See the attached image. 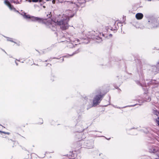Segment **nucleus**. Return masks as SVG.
Segmentation results:
<instances>
[{"label": "nucleus", "instance_id": "f257e3e1", "mask_svg": "<svg viewBox=\"0 0 159 159\" xmlns=\"http://www.w3.org/2000/svg\"><path fill=\"white\" fill-rule=\"evenodd\" d=\"M136 82L143 88L145 93L148 91V89L155 92L158 91V83L155 80L148 79H146L145 81L143 75L141 74L140 76L139 80L136 81Z\"/></svg>", "mask_w": 159, "mask_h": 159}, {"label": "nucleus", "instance_id": "f03ea898", "mask_svg": "<svg viewBox=\"0 0 159 159\" xmlns=\"http://www.w3.org/2000/svg\"><path fill=\"white\" fill-rule=\"evenodd\" d=\"M103 95H97L94 97L93 99V104L92 103L91 100L88 98V97L84 96V103L87 105V107L86 108L87 110L93 107L97 106L100 103L102 99Z\"/></svg>", "mask_w": 159, "mask_h": 159}, {"label": "nucleus", "instance_id": "7ed1b4c3", "mask_svg": "<svg viewBox=\"0 0 159 159\" xmlns=\"http://www.w3.org/2000/svg\"><path fill=\"white\" fill-rule=\"evenodd\" d=\"M74 15V14L71 15H69L68 16L63 15L60 19V17H58L59 19H57V23L60 26L62 30H66L68 27V22L69 20V17H72Z\"/></svg>", "mask_w": 159, "mask_h": 159}, {"label": "nucleus", "instance_id": "20e7f679", "mask_svg": "<svg viewBox=\"0 0 159 159\" xmlns=\"http://www.w3.org/2000/svg\"><path fill=\"white\" fill-rule=\"evenodd\" d=\"M148 21V26L149 28L159 27V18L153 16H149L147 17Z\"/></svg>", "mask_w": 159, "mask_h": 159}, {"label": "nucleus", "instance_id": "39448f33", "mask_svg": "<svg viewBox=\"0 0 159 159\" xmlns=\"http://www.w3.org/2000/svg\"><path fill=\"white\" fill-rule=\"evenodd\" d=\"M159 73V61L156 65H153L150 67L146 73L148 77H151Z\"/></svg>", "mask_w": 159, "mask_h": 159}, {"label": "nucleus", "instance_id": "423d86ee", "mask_svg": "<svg viewBox=\"0 0 159 159\" xmlns=\"http://www.w3.org/2000/svg\"><path fill=\"white\" fill-rule=\"evenodd\" d=\"M30 19L32 21L37 22L39 23L42 24H46V22L48 21L46 19L32 16H31Z\"/></svg>", "mask_w": 159, "mask_h": 159}, {"label": "nucleus", "instance_id": "0eeeda50", "mask_svg": "<svg viewBox=\"0 0 159 159\" xmlns=\"http://www.w3.org/2000/svg\"><path fill=\"white\" fill-rule=\"evenodd\" d=\"M94 140L93 139L89 140H85L84 143V145L89 148H93L94 147Z\"/></svg>", "mask_w": 159, "mask_h": 159}, {"label": "nucleus", "instance_id": "6e6552de", "mask_svg": "<svg viewBox=\"0 0 159 159\" xmlns=\"http://www.w3.org/2000/svg\"><path fill=\"white\" fill-rule=\"evenodd\" d=\"M84 96L82 98V105H81L80 107H79L77 108V112L78 114H81L82 112L84 111L85 106H86V108L87 107V105L84 103Z\"/></svg>", "mask_w": 159, "mask_h": 159}, {"label": "nucleus", "instance_id": "1a4fd4ad", "mask_svg": "<svg viewBox=\"0 0 159 159\" xmlns=\"http://www.w3.org/2000/svg\"><path fill=\"white\" fill-rule=\"evenodd\" d=\"M77 123L76 125L77 126L80 125L81 127L83 126V123L84 122L83 120V118H82V115H79L78 118L76 120Z\"/></svg>", "mask_w": 159, "mask_h": 159}, {"label": "nucleus", "instance_id": "9d476101", "mask_svg": "<svg viewBox=\"0 0 159 159\" xmlns=\"http://www.w3.org/2000/svg\"><path fill=\"white\" fill-rule=\"evenodd\" d=\"M152 112L153 114L156 116H155V117H157V118L156 119V121L158 126H159V111L155 108L153 110Z\"/></svg>", "mask_w": 159, "mask_h": 159}, {"label": "nucleus", "instance_id": "9b49d317", "mask_svg": "<svg viewBox=\"0 0 159 159\" xmlns=\"http://www.w3.org/2000/svg\"><path fill=\"white\" fill-rule=\"evenodd\" d=\"M4 2L5 4L7 5L11 10L14 11L16 12H18V11L8 1L5 0Z\"/></svg>", "mask_w": 159, "mask_h": 159}, {"label": "nucleus", "instance_id": "f8f14e48", "mask_svg": "<svg viewBox=\"0 0 159 159\" xmlns=\"http://www.w3.org/2000/svg\"><path fill=\"white\" fill-rule=\"evenodd\" d=\"M143 17V14L141 13H137L135 15V17L137 19L140 20L142 19Z\"/></svg>", "mask_w": 159, "mask_h": 159}, {"label": "nucleus", "instance_id": "ddd939ff", "mask_svg": "<svg viewBox=\"0 0 159 159\" xmlns=\"http://www.w3.org/2000/svg\"><path fill=\"white\" fill-rule=\"evenodd\" d=\"M106 59V58H105L104 59L103 58H100L99 59V61L101 65H103L105 64V63Z\"/></svg>", "mask_w": 159, "mask_h": 159}, {"label": "nucleus", "instance_id": "4468645a", "mask_svg": "<svg viewBox=\"0 0 159 159\" xmlns=\"http://www.w3.org/2000/svg\"><path fill=\"white\" fill-rule=\"evenodd\" d=\"M80 51V49L79 48L77 49V50L75 51V52H73L72 54H70V55H68L65 56L64 57H69V56H73V55L79 53Z\"/></svg>", "mask_w": 159, "mask_h": 159}, {"label": "nucleus", "instance_id": "2eb2a0df", "mask_svg": "<svg viewBox=\"0 0 159 159\" xmlns=\"http://www.w3.org/2000/svg\"><path fill=\"white\" fill-rule=\"evenodd\" d=\"M3 36L5 38L7 39V41H10L11 42L14 43H16V42H15L13 40V39L12 38L8 37L5 36L4 35H3Z\"/></svg>", "mask_w": 159, "mask_h": 159}, {"label": "nucleus", "instance_id": "dca6fc26", "mask_svg": "<svg viewBox=\"0 0 159 159\" xmlns=\"http://www.w3.org/2000/svg\"><path fill=\"white\" fill-rule=\"evenodd\" d=\"M56 79V77L54 75L52 74L50 77V80L52 82L54 81Z\"/></svg>", "mask_w": 159, "mask_h": 159}, {"label": "nucleus", "instance_id": "f3484780", "mask_svg": "<svg viewBox=\"0 0 159 159\" xmlns=\"http://www.w3.org/2000/svg\"><path fill=\"white\" fill-rule=\"evenodd\" d=\"M144 100L145 101L147 102H149L151 100V98L148 96H146L144 98Z\"/></svg>", "mask_w": 159, "mask_h": 159}, {"label": "nucleus", "instance_id": "a211bd4d", "mask_svg": "<svg viewBox=\"0 0 159 159\" xmlns=\"http://www.w3.org/2000/svg\"><path fill=\"white\" fill-rule=\"evenodd\" d=\"M23 17L24 18L27 19H30L31 16H30L29 15H26L25 13H24V14L23 15Z\"/></svg>", "mask_w": 159, "mask_h": 159}, {"label": "nucleus", "instance_id": "6ab92c4d", "mask_svg": "<svg viewBox=\"0 0 159 159\" xmlns=\"http://www.w3.org/2000/svg\"><path fill=\"white\" fill-rule=\"evenodd\" d=\"M69 46L70 48H73V47H75V46H77V45H79L77 44H75V45H74L73 43H69Z\"/></svg>", "mask_w": 159, "mask_h": 159}, {"label": "nucleus", "instance_id": "aec40b11", "mask_svg": "<svg viewBox=\"0 0 159 159\" xmlns=\"http://www.w3.org/2000/svg\"><path fill=\"white\" fill-rule=\"evenodd\" d=\"M43 0H32V2H41Z\"/></svg>", "mask_w": 159, "mask_h": 159}, {"label": "nucleus", "instance_id": "412c9836", "mask_svg": "<svg viewBox=\"0 0 159 159\" xmlns=\"http://www.w3.org/2000/svg\"><path fill=\"white\" fill-rule=\"evenodd\" d=\"M143 132L146 134H147L148 132V130L147 129H145L143 130H142Z\"/></svg>", "mask_w": 159, "mask_h": 159}, {"label": "nucleus", "instance_id": "4be33fe9", "mask_svg": "<svg viewBox=\"0 0 159 159\" xmlns=\"http://www.w3.org/2000/svg\"><path fill=\"white\" fill-rule=\"evenodd\" d=\"M0 132H2L3 133H4L5 134H10V133L9 132H5L4 131H0Z\"/></svg>", "mask_w": 159, "mask_h": 159}, {"label": "nucleus", "instance_id": "5701e85b", "mask_svg": "<svg viewBox=\"0 0 159 159\" xmlns=\"http://www.w3.org/2000/svg\"><path fill=\"white\" fill-rule=\"evenodd\" d=\"M96 39H98V40H99L100 39V40L101 41L102 40V39L101 38H100V37H98V36H96Z\"/></svg>", "mask_w": 159, "mask_h": 159}, {"label": "nucleus", "instance_id": "b1692460", "mask_svg": "<svg viewBox=\"0 0 159 159\" xmlns=\"http://www.w3.org/2000/svg\"><path fill=\"white\" fill-rule=\"evenodd\" d=\"M60 62H62L64 61V59L63 58H60Z\"/></svg>", "mask_w": 159, "mask_h": 159}, {"label": "nucleus", "instance_id": "393cba45", "mask_svg": "<svg viewBox=\"0 0 159 159\" xmlns=\"http://www.w3.org/2000/svg\"><path fill=\"white\" fill-rule=\"evenodd\" d=\"M1 49L2 50V51L3 52H4L6 54H7V53L6 52V51H5L2 48H1Z\"/></svg>", "mask_w": 159, "mask_h": 159}, {"label": "nucleus", "instance_id": "a878e982", "mask_svg": "<svg viewBox=\"0 0 159 159\" xmlns=\"http://www.w3.org/2000/svg\"><path fill=\"white\" fill-rule=\"evenodd\" d=\"M56 2V0H52V3L53 4H55Z\"/></svg>", "mask_w": 159, "mask_h": 159}, {"label": "nucleus", "instance_id": "bb28decb", "mask_svg": "<svg viewBox=\"0 0 159 159\" xmlns=\"http://www.w3.org/2000/svg\"><path fill=\"white\" fill-rule=\"evenodd\" d=\"M70 3V2H65V4H68V3Z\"/></svg>", "mask_w": 159, "mask_h": 159}, {"label": "nucleus", "instance_id": "cd10ccee", "mask_svg": "<svg viewBox=\"0 0 159 159\" xmlns=\"http://www.w3.org/2000/svg\"><path fill=\"white\" fill-rule=\"evenodd\" d=\"M84 130V129H83V128H82V129L80 130L79 132H82V131H83Z\"/></svg>", "mask_w": 159, "mask_h": 159}, {"label": "nucleus", "instance_id": "c85d7f7f", "mask_svg": "<svg viewBox=\"0 0 159 159\" xmlns=\"http://www.w3.org/2000/svg\"><path fill=\"white\" fill-rule=\"evenodd\" d=\"M26 1H28L29 2H32L31 0H26Z\"/></svg>", "mask_w": 159, "mask_h": 159}, {"label": "nucleus", "instance_id": "c756f323", "mask_svg": "<svg viewBox=\"0 0 159 159\" xmlns=\"http://www.w3.org/2000/svg\"><path fill=\"white\" fill-rule=\"evenodd\" d=\"M136 105V104H135V105H131V106H128V107H134V106Z\"/></svg>", "mask_w": 159, "mask_h": 159}, {"label": "nucleus", "instance_id": "7c9ffc66", "mask_svg": "<svg viewBox=\"0 0 159 159\" xmlns=\"http://www.w3.org/2000/svg\"><path fill=\"white\" fill-rule=\"evenodd\" d=\"M40 119L42 120V122H40V124H42V123H43V121L42 119Z\"/></svg>", "mask_w": 159, "mask_h": 159}, {"label": "nucleus", "instance_id": "2f4dec72", "mask_svg": "<svg viewBox=\"0 0 159 159\" xmlns=\"http://www.w3.org/2000/svg\"><path fill=\"white\" fill-rule=\"evenodd\" d=\"M15 63L16 64V65L17 66L18 65V63H17V62H16V60L15 61Z\"/></svg>", "mask_w": 159, "mask_h": 159}, {"label": "nucleus", "instance_id": "473e14b6", "mask_svg": "<svg viewBox=\"0 0 159 159\" xmlns=\"http://www.w3.org/2000/svg\"><path fill=\"white\" fill-rule=\"evenodd\" d=\"M114 107H116V108H118L120 109V107H115V106H114Z\"/></svg>", "mask_w": 159, "mask_h": 159}, {"label": "nucleus", "instance_id": "72a5a7b5", "mask_svg": "<svg viewBox=\"0 0 159 159\" xmlns=\"http://www.w3.org/2000/svg\"><path fill=\"white\" fill-rule=\"evenodd\" d=\"M112 36V34H110L109 35V36L110 37H111Z\"/></svg>", "mask_w": 159, "mask_h": 159}, {"label": "nucleus", "instance_id": "f704fd0d", "mask_svg": "<svg viewBox=\"0 0 159 159\" xmlns=\"http://www.w3.org/2000/svg\"><path fill=\"white\" fill-rule=\"evenodd\" d=\"M137 129V128H134H134H132L130 129Z\"/></svg>", "mask_w": 159, "mask_h": 159}, {"label": "nucleus", "instance_id": "c9c22d12", "mask_svg": "<svg viewBox=\"0 0 159 159\" xmlns=\"http://www.w3.org/2000/svg\"><path fill=\"white\" fill-rule=\"evenodd\" d=\"M16 44L18 45V46H19V45H20V44H19V43H16Z\"/></svg>", "mask_w": 159, "mask_h": 159}, {"label": "nucleus", "instance_id": "e433bc0d", "mask_svg": "<svg viewBox=\"0 0 159 159\" xmlns=\"http://www.w3.org/2000/svg\"><path fill=\"white\" fill-rule=\"evenodd\" d=\"M42 52L43 53H45V51L44 50V51H42Z\"/></svg>", "mask_w": 159, "mask_h": 159}, {"label": "nucleus", "instance_id": "4c0bfd02", "mask_svg": "<svg viewBox=\"0 0 159 159\" xmlns=\"http://www.w3.org/2000/svg\"><path fill=\"white\" fill-rule=\"evenodd\" d=\"M53 59H58V58H57L56 57H54L53 58Z\"/></svg>", "mask_w": 159, "mask_h": 159}, {"label": "nucleus", "instance_id": "58836bf2", "mask_svg": "<svg viewBox=\"0 0 159 159\" xmlns=\"http://www.w3.org/2000/svg\"><path fill=\"white\" fill-rule=\"evenodd\" d=\"M45 154H44V155L43 156V157H42V158H43V157H45Z\"/></svg>", "mask_w": 159, "mask_h": 159}, {"label": "nucleus", "instance_id": "ea45409f", "mask_svg": "<svg viewBox=\"0 0 159 159\" xmlns=\"http://www.w3.org/2000/svg\"><path fill=\"white\" fill-rule=\"evenodd\" d=\"M153 151H154V152H156L155 149H153Z\"/></svg>", "mask_w": 159, "mask_h": 159}, {"label": "nucleus", "instance_id": "a19ab883", "mask_svg": "<svg viewBox=\"0 0 159 159\" xmlns=\"http://www.w3.org/2000/svg\"><path fill=\"white\" fill-rule=\"evenodd\" d=\"M8 140H10V139H9V138H8ZM10 140L12 141V140H11V139H10Z\"/></svg>", "mask_w": 159, "mask_h": 159}, {"label": "nucleus", "instance_id": "79ce46f5", "mask_svg": "<svg viewBox=\"0 0 159 159\" xmlns=\"http://www.w3.org/2000/svg\"><path fill=\"white\" fill-rule=\"evenodd\" d=\"M10 57H12L10 55Z\"/></svg>", "mask_w": 159, "mask_h": 159}, {"label": "nucleus", "instance_id": "37998d69", "mask_svg": "<svg viewBox=\"0 0 159 159\" xmlns=\"http://www.w3.org/2000/svg\"><path fill=\"white\" fill-rule=\"evenodd\" d=\"M69 11V12H72V11Z\"/></svg>", "mask_w": 159, "mask_h": 159}, {"label": "nucleus", "instance_id": "c03bdc74", "mask_svg": "<svg viewBox=\"0 0 159 159\" xmlns=\"http://www.w3.org/2000/svg\"><path fill=\"white\" fill-rule=\"evenodd\" d=\"M43 8H45V6H43Z\"/></svg>", "mask_w": 159, "mask_h": 159}, {"label": "nucleus", "instance_id": "a18cd8bd", "mask_svg": "<svg viewBox=\"0 0 159 159\" xmlns=\"http://www.w3.org/2000/svg\"><path fill=\"white\" fill-rule=\"evenodd\" d=\"M16 60H17L18 61H19V60H17V59H16Z\"/></svg>", "mask_w": 159, "mask_h": 159}, {"label": "nucleus", "instance_id": "49530a36", "mask_svg": "<svg viewBox=\"0 0 159 159\" xmlns=\"http://www.w3.org/2000/svg\"><path fill=\"white\" fill-rule=\"evenodd\" d=\"M47 60H46L45 61V62H47Z\"/></svg>", "mask_w": 159, "mask_h": 159}, {"label": "nucleus", "instance_id": "de8ad7c7", "mask_svg": "<svg viewBox=\"0 0 159 159\" xmlns=\"http://www.w3.org/2000/svg\"><path fill=\"white\" fill-rule=\"evenodd\" d=\"M39 53L40 54H41V53H40V52H39Z\"/></svg>", "mask_w": 159, "mask_h": 159}, {"label": "nucleus", "instance_id": "09e8293b", "mask_svg": "<svg viewBox=\"0 0 159 159\" xmlns=\"http://www.w3.org/2000/svg\"><path fill=\"white\" fill-rule=\"evenodd\" d=\"M71 157H73V156H72V154H71Z\"/></svg>", "mask_w": 159, "mask_h": 159}, {"label": "nucleus", "instance_id": "8fccbe9b", "mask_svg": "<svg viewBox=\"0 0 159 159\" xmlns=\"http://www.w3.org/2000/svg\"><path fill=\"white\" fill-rule=\"evenodd\" d=\"M110 139V138H109V139H108V140H109V139Z\"/></svg>", "mask_w": 159, "mask_h": 159}, {"label": "nucleus", "instance_id": "3c124183", "mask_svg": "<svg viewBox=\"0 0 159 159\" xmlns=\"http://www.w3.org/2000/svg\"><path fill=\"white\" fill-rule=\"evenodd\" d=\"M99 155H100H100H101V154H100Z\"/></svg>", "mask_w": 159, "mask_h": 159}]
</instances>
